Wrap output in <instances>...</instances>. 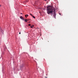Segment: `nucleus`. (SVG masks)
<instances>
[{
    "mask_svg": "<svg viewBox=\"0 0 78 78\" xmlns=\"http://www.w3.org/2000/svg\"><path fill=\"white\" fill-rule=\"evenodd\" d=\"M47 13L48 14H52L53 12H54V16L55 18L56 15L55 14V9L51 6L47 7Z\"/></svg>",
    "mask_w": 78,
    "mask_h": 78,
    "instance_id": "1",
    "label": "nucleus"
},
{
    "mask_svg": "<svg viewBox=\"0 0 78 78\" xmlns=\"http://www.w3.org/2000/svg\"><path fill=\"white\" fill-rule=\"evenodd\" d=\"M20 19H22V20H25L22 17V16H20Z\"/></svg>",
    "mask_w": 78,
    "mask_h": 78,
    "instance_id": "2",
    "label": "nucleus"
},
{
    "mask_svg": "<svg viewBox=\"0 0 78 78\" xmlns=\"http://www.w3.org/2000/svg\"><path fill=\"white\" fill-rule=\"evenodd\" d=\"M25 17L26 18H27V17H28V15L27 14L26 15H25Z\"/></svg>",
    "mask_w": 78,
    "mask_h": 78,
    "instance_id": "3",
    "label": "nucleus"
},
{
    "mask_svg": "<svg viewBox=\"0 0 78 78\" xmlns=\"http://www.w3.org/2000/svg\"><path fill=\"white\" fill-rule=\"evenodd\" d=\"M32 17H33V18H34V19H35V18H36L34 16H32Z\"/></svg>",
    "mask_w": 78,
    "mask_h": 78,
    "instance_id": "4",
    "label": "nucleus"
},
{
    "mask_svg": "<svg viewBox=\"0 0 78 78\" xmlns=\"http://www.w3.org/2000/svg\"><path fill=\"white\" fill-rule=\"evenodd\" d=\"M25 22H27V20L26 19V20H25Z\"/></svg>",
    "mask_w": 78,
    "mask_h": 78,
    "instance_id": "5",
    "label": "nucleus"
},
{
    "mask_svg": "<svg viewBox=\"0 0 78 78\" xmlns=\"http://www.w3.org/2000/svg\"><path fill=\"white\" fill-rule=\"evenodd\" d=\"M29 26H31V24H30L28 25Z\"/></svg>",
    "mask_w": 78,
    "mask_h": 78,
    "instance_id": "6",
    "label": "nucleus"
},
{
    "mask_svg": "<svg viewBox=\"0 0 78 78\" xmlns=\"http://www.w3.org/2000/svg\"><path fill=\"white\" fill-rule=\"evenodd\" d=\"M30 15H31L32 16H33V15H32V14H30Z\"/></svg>",
    "mask_w": 78,
    "mask_h": 78,
    "instance_id": "7",
    "label": "nucleus"
},
{
    "mask_svg": "<svg viewBox=\"0 0 78 78\" xmlns=\"http://www.w3.org/2000/svg\"><path fill=\"white\" fill-rule=\"evenodd\" d=\"M31 28H33V26H30Z\"/></svg>",
    "mask_w": 78,
    "mask_h": 78,
    "instance_id": "8",
    "label": "nucleus"
},
{
    "mask_svg": "<svg viewBox=\"0 0 78 78\" xmlns=\"http://www.w3.org/2000/svg\"><path fill=\"white\" fill-rule=\"evenodd\" d=\"M29 20H27V21H28Z\"/></svg>",
    "mask_w": 78,
    "mask_h": 78,
    "instance_id": "9",
    "label": "nucleus"
},
{
    "mask_svg": "<svg viewBox=\"0 0 78 78\" xmlns=\"http://www.w3.org/2000/svg\"><path fill=\"white\" fill-rule=\"evenodd\" d=\"M59 15H61V13H59Z\"/></svg>",
    "mask_w": 78,
    "mask_h": 78,
    "instance_id": "10",
    "label": "nucleus"
},
{
    "mask_svg": "<svg viewBox=\"0 0 78 78\" xmlns=\"http://www.w3.org/2000/svg\"><path fill=\"white\" fill-rule=\"evenodd\" d=\"M19 34H20V33H19Z\"/></svg>",
    "mask_w": 78,
    "mask_h": 78,
    "instance_id": "11",
    "label": "nucleus"
},
{
    "mask_svg": "<svg viewBox=\"0 0 78 78\" xmlns=\"http://www.w3.org/2000/svg\"><path fill=\"white\" fill-rule=\"evenodd\" d=\"M22 13H21V14H22Z\"/></svg>",
    "mask_w": 78,
    "mask_h": 78,
    "instance_id": "12",
    "label": "nucleus"
},
{
    "mask_svg": "<svg viewBox=\"0 0 78 78\" xmlns=\"http://www.w3.org/2000/svg\"><path fill=\"white\" fill-rule=\"evenodd\" d=\"M32 26V27H34V25H33Z\"/></svg>",
    "mask_w": 78,
    "mask_h": 78,
    "instance_id": "13",
    "label": "nucleus"
},
{
    "mask_svg": "<svg viewBox=\"0 0 78 78\" xmlns=\"http://www.w3.org/2000/svg\"><path fill=\"white\" fill-rule=\"evenodd\" d=\"M45 0V1H47V0Z\"/></svg>",
    "mask_w": 78,
    "mask_h": 78,
    "instance_id": "14",
    "label": "nucleus"
},
{
    "mask_svg": "<svg viewBox=\"0 0 78 78\" xmlns=\"http://www.w3.org/2000/svg\"><path fill=\"white\" fill-rule=\"evenodd\" d=\"M0 6H1V5H0Z\"/></svg>",
    "mask_w": 78,
    "mask_h": 78,
    "instance_id": "15",
    "label": "nucleus"
}]
</instances>
